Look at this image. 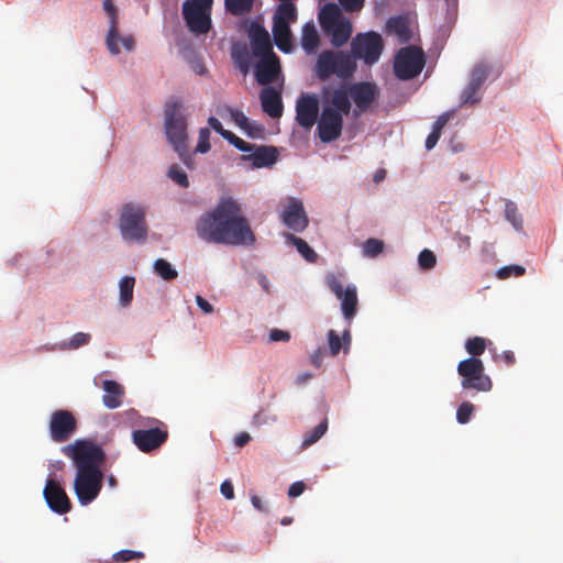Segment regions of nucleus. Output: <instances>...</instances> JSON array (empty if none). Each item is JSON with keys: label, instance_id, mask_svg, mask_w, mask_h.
I'll return each instance as SVG.
<instances>
[{"label": "nucleus", "instance_id": "nucleus-3", "mask_svg": "<svg viewBox=\"0 0 563 563\" xmlns=\"http://www.w3.org/2000/svg\"><path fill=\"white\" fill-rule=\"evenodd\" d=\"M323 108L318 121V136L323 143H331L342 134L343 115H347L352 104L346 89L339 87L333 90L323 87L321 91Z\"/></svg>", "mask_w": 563, "mask_h": 563}, {"label": "nucleus", "instance_id": "nucleus-9", "mask_svg": "<svg viewBox=\"0 0 563 563\" xmlns=\"http://www.w3.org/2000/svg\"><path fill=\"white\" fill-rule=\"evenodd\" d=\"M457 373L462 376L461 385L464 389L489 391L493 387L490 378L485 374L482 360L477 357L461 361L457 365Z\"/></svg>", "mask_w": 563, "mask_h": 563}, {"label": "nucleus", "instance_id": "nucleus-45", "mask_svg": "<svg viewBox=\"0 0 563 563\" xmlns=\"http://www.w3.org/2000/svg\"><path fill=\"white\" fill-rule=\"evenodd\" d=\"M325 283L329 289L335 295L336 298H340L343 295L345 289L343 288V283L341 282L339 276H336L333 273H330L325 276Z\"/></svg>", "mask_w": 563, "mask_h": 563}, {"label": "nucleus", "instance_id": "nucleus-53", "mask_svg": "<svg viewBox=\"0 0 563 563\" xmlns=\"http://www.w3.org/2000/svg\"><path fill=\"white\" fill-rule=\"evenodd\" d=\"M269 340L272 342H278V341L287 342L290 340V333L287 331H284V330L273 329L269 332Z\"/></svg>", "mask_w": 563, "mask_h": 563}, {"label": "nucleus", "instance_id": "nucleus-4", "mask_svg": "<svg viewBox=\"0 0 563 563\" xmlns=\"http://www.w3.org/2000/svg\"><path fill=\"white\" fill-rule=\"evenodd\" d=\"M356 68V62L350 53L325 49L317 58L314 75L321 81H325L332 76L349 79L354 75Z\"/></svg>", "mask_w": 563, "mask_h": 563}, {"label": "nucleus", "instance_id": "nucleus-48", "mask_svg": "<svg viewBox=\"0 0 563 563\" xmlns=\"http://www.w3.org/2000/svg\"><path fill=\"white\" fill-rule=\"evenodd\" d=\"M211 148L210 145V130L208 128H202L199 130L198 144L196 146V152L198 153H207Z\"/></svg>", "mask_w": 563, "mask_h": 563}, {"label": "nucleus", "instance_id": "nucleus-36", "mask_svg": "<svg viewBox=\"0 0 563 563\" xmlns=\"http://www.w3.org/2000/svg\"><path fill=\"white\" fill-rule=\"evenodd\" d=\"M155 273L165 280H174L177 278L178 273L169 262L164 258H158L154 263Z\"/></svg>", "mask_w": 563, "mask_h": 563}, {"label": "nucleus", "instance_id": "nucleus-56", "mask_svg": "<svg viewBox=\"0 0 563 563\" xmlns=\"http://www.w3.org/2000/svg\"><path fill=\"white\" fill-rule=\"evenodd\" d=\"M221 494L227 499H233L234 498V488L230 481H224L220 486Z\"/></svg>", "mask_w": 563, "mask_h": 563}, {"label": "nucleus", "instance_id": "nucleus-35", "mask_svg": "<svg viewBox=\"0 0 563 563\" xmlns=\"http://www.w3.org/2000/svg\"><path fill=\"white\" fill-rule=\"evenodd\" d=\"M225 9L233 15H243L252 10L253 0H224Z\"/></svg>", "mask_w": 563, "mask_h": 563}, {"label": "nucleus", "instance_id": "nucleus-38", "mask_svg": "<svg viewBox=\"0 0 563 563\" xmlns=\"http://www.w3.org/2000/svg\"><path fill=\"white\" fill-rule=\"evenodd\" d=\"M465 349L472 357H477L484 353L486 340L482 336L470 338L465 342Z\"/></svg>", "mask_w": 563, "mask_h": 563}, {"label": "nucleus", "instance_id": "nucleus-11", "mask_svg": "<svg viewBox=\"0 0 563 563\" xmlns=\"http://www.w3.org/2000/svg\"><path fill=\"white\" fill-rule=\"evenodd\" d=\"M181 13L190 32L207 34L211 29V8L190 7L188 3H183Z\"/></svg>", "mask_w": 563, "mask_h": 563}, {"label": "nucleus", "instance_id": "nucleus-47", "mask_svg": "<svg viewBox=\"0 0 563 563\" xmlns=\"http://www.w3.org/2000/svg\"><path fill=\"white\" fill-rule=\"evenodd\" d=\"M525 272H526V269L521 265H508V266L501 267L497 272V277L499 279H507L511 276L519 277V276H522L525 274Z\"/></svg>", "mask_w": 563, "mask_h": 563}, {"label": "nucleus", "instance_id": "nucleus-50", "mask_svg": "<svg viewBox=\"0 0 563 563\" xmlns=\"http://www.w3.org/2000/svg\"><path fill=\"white\" fill-rule=\"evenodd\" d=\"M328 341L331 355H338L340 350L343 347L340 335L334 330H329Z\"/></svg>", "mask_w": 563, "mask_h": 563}, {"label": "nucleus", "instance_id": "nucleus-19", "mask_svg": "<svg viewBox=\"0 0 563 563\" xmlns=\"http://www.w3.org/2000/svg\"><path fill=\"white\" fill-rule=\"evenodd\" d=\"M258 58L260 60L255 66V78L260 85H269L276 80L280 73L279 58L275 53Z\"/></svg>", "mask_w": 563, "mask_h": 563}, {"label": "nucleus", "instance_id": "nucleus-8", "mask_svg": "<svg viewBox=\"0 0 563 563\" xmlns=\"http://www.w3.org/2000/svg\"><path fill=\"white\" fill-rule=\"evenodd\" d=\"M426 65V56L420 47L409 45L400 48L394 59V74L400 80L416 78Z\"/></svg>", "mask_w": 563, "mask_h": 563}, {"label": "nucleus", "instance_id": "nucleus-44", "mask_svg": "<svg viewBox=\"0 0 563 563\" xmlns=\"http://www.w3.org/2000/svg\"><path fill=\"white\" fill-rule=\"evenodd\" d=\"M90 341V334L84 332L75 333L71 339L64 343V347L68 350H77L80 346L88 344Z\"/></svg>", "mask_w": 563, "mask_h": 563}, {"label": "nucleus", "instance_id": "nucleus-23", "mask_svg": "<svg viewBox=\"0 0 563 563\" xmlns=\"http://www.w3.org/2000/svg\"><path fill=\"white\" fill-rule=\"evenodd\" d=\"M103 10L110 18V27L107 34L106 44L112 55H118L120 53V48L119 45H117V40L119 38L117 8L112 0H103Z\"/></svg>", "mask_w": 563, "mask_h": 563}, {"label": "nucleus", "instance_id": "nucleus-60", "mask_svg": "<svg viewBox=\"0 0 563 563\" xmlns=\"http://www.w3.org/2000/svg\"><path fill=\"white\" fill-rule=\"evenodd\" d=\"M213 0H186L184 3H188L190 7L200 8H212Z\"/></svg>", "mask_w": 563, "mask_h": 563}, {"label": "nucleus", "instance_id": "nucleus-42", "mask_svg": "<svg viewBox=\"0 0 563 563\" xmlns=\"http://www.w3.org/2000/svg\"><path fill=\"white\" fill-rule=\"evenodd\" d=\"M168 177L183 188L189 186L187 174L180 169L177 165H172L167 173Z\"/></svg>", "mask_w": 563, "mask_h": 563}, {"label": "nucleus", "instance_id": "nucleus-18", "mask_svg": "<svg viewBox=\"0 0 563 563\" xmlns=\"http://www.w3.org/2000/svg\"><path fill=\"white\" fill-rule=\"evenodd\" d=\"M251 150L246 151L242 156L243 161L252 163L254 168H263L273 166L278 158V152L274 146L251 144Z\"/></svg>", "mask_w": 563, "mask_h": 563}, {"label": "nucleus", "instance_id": "nucleus-31", "mask_svg": "<svg viewBox=\"0 0 563 563\" xmlns=\"http://www.w3.org/2000/svg\"><path fill=\"white\" fill-rule=\"evenodd\" d=\"M320 44V37L313 23H306L301 31V46L307 53H312Z\"/></svg>", "mask_w": 563, "mask_h": 563}, {"label": "nucleus", "instance_id": "nucleus-37", "mask_svg": "<svg viewBox=\"0 0 563 563\" xmlns=\"http://www.w3.org/2000/svg\"><path fill=\"white\" fill-rule=\"evenodd\" d=\"M327 429L328 420L323 419L316 428L305 434L301 448L307 449L316 443L325 433Z\"/></svg>", "mask_w": 563, "mask_h": 563}, {"label": "nucleus", "instance_id": "nucleus-26", "mask_svg": "<svg viewBox=\"0 0 563 563\" xmlns=\"http://www.w3.org/2000/svg\"><path fill=\"white\" fill-rule=\"evenodd\" d=\"M387 31L398 37L399 43L405 44L411 40V31L407 18L402 15L389 18L386 23Z\"/></svg>", "mask_w": 563, "mask_h": 563}, {"label": "nucleus", "instance_id": "nucleus-30", "mask_svg": "<svg viewBox=\"0 0 563 563\" xmlns=\"http://www.w3.org/2000/svg\"><path fill=\"white\" fill-rule=\"evenodd\" d=\"M339 7L334 3H327L320 11L319 21L323 31L329 30L332 25L343 20Z\"/></svg>", "mask_w": 563, "mask_h": 563}, {"label": "nucleus", "instance_id": "nucleus-34", "mask_svg": "<svg viewBox=\"0 0 563 563\" xmlns=\"http://www.w3.org/2000/svg\"><path fill=\"white\" fill-rule=\"evenodd\" d=\"M285 236L287 241H289L291 244L296 246L297 251L302 255L305 260H307L310 263H314L317 261V253L308 245V243L305 240L291 233H287Z\"/></svg>", "mask_w": 563, "mask_h": 563}, {"label": "nucleus", "instance_id": "nucleus-62", "mask_svg": "<svg viewBox=\"0 0 563 563\" xmlns=\"http://www.w3.org/2000/svg\"><path fill=\"white\" fill-rule=\"evenodd\" d=\"M119 41L122 43L123 47L126 49V51H132L133 49V46H134V40L132 36H125V37H120L117 40V44L119 43Z\"/></svg>", "mask_w": 563, "mask_h": 563}, {"label": "nucleus", "instance_id": "nucleus-41", "mask_svg": "<svg viewBox=\"0 0 563 563\" xmlns=\"http://www.w3.org/2000/svg\"><path fill=\"white\" fill-rule=\"evenodd\" d=\"M384 250V242L378 239L369 238L364 242L363 253L368 257H376Z\"/></svg>", "mask_w": 563, "mask_h": 563}, {"label": "nucleus", "instance_id": "nucleus-24", "mask_svg": "<svg viewBox=\"0 0 563 563\" xmlns=\"http://www.w3.org/2000/svg\"><path fill=\"white\" fill-rule=\"evenodd\" d=\"M353 26L347 18H344L340 22L332 25L324 33L331 36V44L339 48L342 47L351 37Z\"/></svg>", "mask_w": 563, "mask_h": 563}, {"label": "nucleus", "instance_id": "nucleus-61", "mask_svg": "<svg viewBox=\"0 0 563 563\" xmlns=\"http://www.w3.org/2000/svg\"><path fill=\"white\" fill-rule=\"evenodd\" d=\"M498 357L501 358L508 366L514 365L516 362V357L512 351H504Z\"/></svg>", "mask_w": 563, "mask_h": 563}, {"label": "nucleus", "instance_id": "nucleus-46", "mask_svg": "<svg viewBox=\"0 0 563 563\" xmlns=\"http://www.w3.org/2000/svg\"><path fill=\"white\" fill-rule=\"evenodd\" d=\"M418 263L422 269H431L437 264V257L432 251L424 249L418 256Z\"/></svg>", "mask_w": 563, "mask_h": 563}, {"label": "nucleus", "instance_id": "nucleus-14", "mask_svg": "<svg viewBox=\"0 0 563 563\" xmlns=\"http://www.w3.org/2000/svg\"><path fill=\"white\" fill-rule=\"evenodd\" d=\"M168 433L161 428H151L147 430L139 429L132 432V441L136 448L145 453L158 449L167 440Z\"/></svg>", "mask_w": 563, "mask_h": 563}, {"label": "nucleus", "instance_id": "nucleus-7", "mask_svg": "<svg viewBox=\"0 0 563 563\" xmlns=\"http://www.w3.org/2000/svg\"><path fill=\"white\" fill-rule=\"evenodd\" d=\"M384 49V41L379 33L368 31L357 33L351 41L350 55L354 60L361 59L367 66L376 64Z\"/></svg>", "mask_w": 563, "mask_h": 563}, {"label": "nucleus", "instance_id": "nucleus-6", "mask_svg": "<svg viewBox=\"0 0 563 563\" xmlns=\"http://www.w3.org/2000/svg\"><path fill=\"white\" fill-rule=\"evenodd\" d=\"M146 208L142 205L128 202L120 211L119 229L123 240L143 243L148 233L146 223Z\"/></svg>", "mask_w": 563, "mask_h": 563}, {"label": "nucleus", "instance_id": "nucleus-43", "mask_svg": "<svg viewBox=\"0 0 563 563\" xmlns=\"http://www.w3.org/2000/svg\"><path fill=\"white\" fill-rule=\"evenodd\" d=\"M474 412V405L470 401L462 402L456 410V420L461 424H465L470 421Z\"/></svg>", "mask_w": 563, "mask_h": 563}, {"label": "nucleus", "instance_id": "nucleus-2", "mask_svg": "<svg viewBox=\"0 0 563 563\" xmlns=\"http://www.w3.org/2000/svg\"><path fill=\"white\" fill-rule=\"evenodd\" d=\"M62 452L73 460L77 470L74 489L79 503L84 506L90 504L102 488L103 473L100 467L104 463L106 453L86 440L63 446Z\"/></svg>", "mask_w": 563, "mask_h": 563}, {"label": "nucleus", "instance_id": "nucleus-57", "mask_svg": "<svg viewBox=\"0 0 563 563\" xmlns=\"http://www.w3.org/2000/svg\"><path fill=\"white\" fill-rule=\"evenodd\" d=\"M196 302L197 306L205 312V313H211L213 312V306L208 302L203 297L200 295L196 296Z\"/></svg>", "mask_w": 563, "mask_h": 563}, {"label": "nucleus", "instance_id": "nucleus-25", "mask_svg": "<svg viewBox=\"0 0 563 563\" xmlns=\"http://www.w3.org/2000/svg\"><path fill=\"white\" fill-rule=\"evenodd\" d=\"M208 124L211 129H213L217 133H219L224 140H227L230 144H232L234 147L242 152L250 151L251 143L245 142L244 140L236 136L233 132L223 129L221 122L214 118L210 117L208 119Z\"/></svg>", "mask_w": 563, "mask_h": 563}, {"label": "nucleus", "instance_id": "nucleus-13", "mask_svg": "<svg viewBox=\"0 0 563 563\" xmlns=\"http://www.w3.org/2000/svg\"><path fill=\"white\" fill-rule=\"evenodd\" d=\"M44 498L51 508L56 514L64 515L70 511L71 504L65 492V489L60 486V484L53 479L48 478L46 481V485L43 490Z\"/></svg>", "mask_w": 563, "mask_h": 563}, {"label": "nucleus", "instance_id": "nucleus-58", "mask_svg": "<svg viewBox=\"0 0 563 563\" xmlns=\"http://www.w3.org/2000/svg\"><path fill=\"white\" fill-rule=\"evenodd\" d=\"M440 136H441L440 133L432 130L431 133L427 136L426 148L428 151L432 150L437 145Z\"/></svg>", "mask_w": 563, "mask_h": 563}, {"label": "nucleus", "instance_id": "nucleus-40", "mask_svg": "<svg viewBox=\"0 0 563 563\" xmlns=\"http://www.w3.org/2000/svg\"><path fill=\"white\" fill-rule=\"evenodd\" d=\"M231 119L236 125L244 130L250 136H255L253 125L250 123L247 117L240 110H230Z\"/></svg>", "mask_w": 563, "mask_h": 563}, {"label": "nucleus", "instance_id": "nucleus-27", "mask_svg": "<svg viewBox=\"0 0 563 563\" xmlns=\"http://www.w3.org/2000/svg\"><path fill=\"white\" fill-rule=\"evenodd\" d=\"M297 8L291 1H282L274 13L273 24L289 25L297 20Z\"/></svg>", "mask_w": 563, "mask_h": 563}, {"label": "nucleus", "instance_id": "nucleus-33", "mask_svg": "<svg viewBox=\"0 0 563 563\" xmlns=\"http://www.w3.org/2000/svg\"><path fill=\"white\" fill-rule=\"evenodd\" d=\"M135 278L132 276H124L119 283V301L122 307H128L133 299V289Z\"/></svg>", "mask_w": 563, "mask_h": 563}, {"label": "nucleus", "instance_id": "nucleus-1", "mask_svg": "<svg viewBox=\"0 0 563 563\" xmlns=\"http://www.w3.org/2000/svg\"><path fill=\"white\" fill-rule=\"evenodd\" d=\"M196 231L207 243L250 245L255 242L240 205L231 198L222 199L212 211L202 214L197 221Z\"/></svg>", "mask_w": 563, "mask_h": 563}, {"label": "nucleus", "instance_id": "nucleus-64", "mask_svg": "<svg viewBox=\"0 0 563 563\" xmlns=\"http://www.w3.org/2000/svg\"><path fill=\"white\" fill-rule=\"evenodd\" d=\"M311 363L316 366V367H320L321 364H322V352L320 349H318L317 351H314V353L311 355Z\"/></svg>", "mask_w": 563, "mask_h": 563}, {"label": "nucleus", "instance_id": "nucleus-52", "mask_svg": "<svg viewBox=\"0 0 563 563\" xmlns=\"http://www.w3.org/2000/svg\"><path fill=\"white\" fill-rule=\"evenodd\" d=\"M346 12L360 11L365 0H338Z\"/></svg>", "mask_w": 563, "mask_h": 563}, {"label": "nucleus", "instance_id": "nucleus-5", "mask_svg": "<svg viewBox=\"0 0 563 563\" xmlns=\"http://www.w3.org/2000/svg\"><path fill=\"white\" fill-rule=\"evenodd\" d=\"M181 109L183 104L178 100H170L165 104V132L174 150L187 163V122Z\"/></svg>", "mask_w": 563, "mask_h": 563}, {"label": "nucleus", "instance_id": "nucleus-20", "mask_svg": "<svg viewBox=\"0 0 563 563\" xmlns=\"http://www.w3.org/2000/svg\"><path fill=\"white\" fill-rule=\"evenodd\" d=\"M284 223L291 230L300 232L308 225V218L302 202L291 198L282 214Z\"/></svg>", "mask_w": 563, "mask_h": 563}, {"label": "nucleus", "instance_id": "nucleus-63", "mask_svg": "<svg viewBox=\"0 0 563 563\" xmlns=\"http://www.w3.org/2000/svg\"><path fill=\"white\" fill-rule=\"evenodd\" d=\"M251 501H252V505L254 506V508H256L258 511H262V512H265L267 511L264 503L262 501V499L254 495L251 497Z\"/></svg>", "mask_w": 563, "mask_h": 563}, {"label": "nucleus", "instance_id": "nucleus-59", "mask_svg": "<svg viewBox=\"0 0 563 563\" xmlns=\"http://www.w3.org/2000/svg\"><path fill=\"white\" fill-rule=\"evenodd\" d=\"M251 441V435L247 432H241L235 435L234 444L239 448H243Z\"/></svg>", "mask_w": 563, "mask_h": 563}, {"label": "nucleus", "instance_id": "nucleus-12", "mask_svg": "<svg viewBox=\"0 0 563 563\" xmlns=\"http://www.w3.org/2000/svg\"><path fill=\"white\" fill-rule=\"evenodd\" d=\"M319 114V101L314 95L305 93L296 102V121L310 130L317 122Z\"/></svg>", "mask_w": 563, "mask_h": 563}, {"label": "nucleus", "instance_id": "nucleus-17", "mask_svg": "<svg viewBox=\"0 0 563 563\" xmlns=\"http://www.w3.org/2000/svg\"><path fill=\"white\" fill-rule=\"evenodd\" d=\"M488 76V68L485 65H476L472 70L470 81L464 88L461 100L463 104H474L479 101L478 91Z\"/></svg>", "mask_w": 563, "mask_h": 563}, {"label": "nucleus", "instance_id": "nucleus-49", "mask_svg": "<svg viewBox=\"0 0 563 563\" xmlns=\"http://www.w3.org/2000/svg\"><path fill=\"white\" fill-rule=\"evenodd\" d=\"M277 421V417L273 413L266 412L265 410H260L254 415L252 424L255 427H262L265 424H271Z\"/></svg>", "mask_w": 563, "mask_h": 563}, {"label": "nucleus", "instance_id": "nucleus-10", "mask_svg": "<svg viewBox=\"0 0 563 563\" xmlns=\"http://www.w3.org/2000/svg\"><path fill=\"white\" fill-rule=\"evenodd\" d=\"M49 435L56 443L68 441L77 430V420L69 410L59 409L49 419Z\"/></svg>", "mask_w": 563, "mask_h": 563}, {"label": "nucleus", "instance_id": "nucleus-21", "mask_svg": "<svg viewBox=\"0 0 563 563\" xmlns=\"http://www.w3.org/2000/svg\"><path fill=\"white\" fill-rule=\"evenodd\" d=\"M262 109L273 119H278L283 115V101L282 95L273 87H265L260 93Z\"/></svg>", "mask_w": 563, "mask_h": 563}, {"label": "nucleus", "instance_id": "nucleus-16", "mask_svg": "<svg viewBox=\"0 0 563 563\" xmlns=\"http://www.w3.org/2000/svg\"><path fill=\"white\" fill-rule=\"evenodd\" d=\"M247 33L252 54L254 56L263 57L274 53L271 36L263 25L252 22Z\"/></svg>", "mask_w": 563, "mask_h": 563}, {"label": "nucleus", "instance_id": "nucleus-22", "mask_svg": "<svg viewBox=\"0 0 563 563\" xmlns=\"http://www.w3.org/2000/svg\"><path fill=\"white\" fill-rule=\"evenodd\" d=\"M101 387L104 391L102 404L106 408L117 409L123 404L125 389L120 383L112 379H104Z\"/></svg>", "mask_w": 563, "mask_h": 563}, {"label": "nucleus", "instance_id": "nucleus-28", "mask_svg": "<svg viewBox=\"0 0 563 563\" xmlns=\"http://www.w3.org/2000/svg\"><path fill=\"white\" fill-rule=\"evenodd\" d=\"M339 299L341 300V309L344 318L346 320L353 319L357 310L356 287L354 285H349Z\"/></svg>", "mask_w": 563, "mask_h": 563}, {"label": "nucleus", "instance_id": "nucleus-51", "mask_svg": "<svg viewBox=\"0 0 563 563\" xmlns=\"http://www.w3.org/2000/svg\"><path fill=\"white\" fill-rule=\"evenodd\" d=\"M113 558L115 561H119V562H130L134 559L143 558V553L132 551V550H122V551L117 552L113 555Z\"/></svg>", "mask_w": 563, "mask_h": 563}, {"label": "nucleus", "instance_id": "nucleus-55", "mask_svg": "<svg viewBox=\"0 0 563 563\" xmlns=\"http://www.w3.org/2000/svg\"><path fill=\"white\" fill-rule=\"evenodd\" d=\"M306 485L303 482H295L290 485L288 489V496L290 498H296L300 496L305 492Z\"/></svg>", "mask_w": 563, "mask_h": 563}, {"label": "nucleus", "instance_id": "nucleus-29", "mask_svg": "<svg viewBox=\"0 0 563 563\" xmlns=\"http://www.w3.org/2000/svg\"><path fill=\"white\" fill-rule=\"evenodd\" d=\"M272 31L276 46L284 53H290L292 49L290 26L273 24Z\"/></svg>", "mask_w": 563, "mask_h": 563}, {"label": "nucleus", "instance_id": "nucleus-15", "mask_svg": "<svg viewBox=\"0 0 563 563\" xmlns=\"http://www.w3.org/2000/svg\"><path fill=\"white\" fill-rule=\"evenodd\" d=\"M346 92L360 112L366 111L378 97L376 86L368 81L352 84Z\"/></svg>", "mask_w": 563, "mask_h": 563}, {"label": "nucleus", "instance_id": "nucleus-32", "mask_svg": "<svg viewBox=\"0 0 563 563\" xmlns=\"http://www.w3.org/2000/svg\"><path fill=\"white\" fill-rule=\"evenodd\" d=\"M232 58L243 74H246L251 66V56L245 44L236 43L232 46Z\"/></svg>", "mask_w": 563, "mask_h": 563}, {"label": "nucleus", "instance_id": "nucleus-39", "mask_svg": "<svg viewBox=\"0 0 563 563\" xmlns=\"http://www.w3.org/2000/svg\"><path fill=\"white\" fill-rule=\"evenodd\" d=\"M506 219L514 225L516 230L522 229V218L518 212L517 206L512 201H507L505 207Z\"/></svg>", "mask_w": 563, "mask_h": 563}, {"label": "nucleus", "instance_id": "nucleus-54", "mask_svg": "<svg viewBox=\"0 0 563 563\" xmlns=\"http://www.w3.org/2000/svg\"><path fill=\"white\" fill-rule=\"evenodd\" d=\"M452 113L451 112H444L442 113L438 119L437 121L434 122L433 124V131L438 132L441 134L443 128L446 125V123L449 122L450 118H451Z\"/></svg>", "mask_w": 563, "mask_h": 563}]
</instances>
